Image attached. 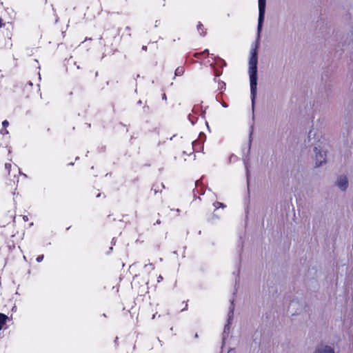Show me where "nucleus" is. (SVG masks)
I'll return each instance as SVG.
<instances>
[{"label":"nucleus","mask_w":353,"mask_h":353,"mask_svg":"<svg viewBox=\"0 0 353 353\" xmlns=\"http://www.w3.org/2000/svg\"><path fill=\"white\" fill-rule=\"evenodd\" d=\"M257 46L252 50L251 56L249 60V74L250 81V92L252 108L255 104V99L256 97L257 90Z\"/></svg>","instance_id":"obj_1"},{"label":"nucleus","mask_w":353,"mask_h":353,"mask_svg":"<svg viewBox=\"0 0 353 353\" xmlns=\"http://www.w3.org/2000/svg\"><path fill=\"white\" fill-rule=\"evenodd\" d=\"M265 2L266 0H259V19L257 26L258 37H259L260 35V33L262 30L263 23L264 21L265 12Z\"/></svg>","instance_id":"obj_2"},{"label":"nucleus","mask_w":353,"mask_h":353,"mask_svg":"<svg viewBox=\"0 0 353 353\" xmlns=\"http://www.w3.org/2000/svg\"><path fill=\"white\" fill-rule=\"evenodd\" d=\"M316 167H319L326 163V152L321 151L318 148L314 147Z\"/></svg>","instance_id":"obj_3"},{"label":"nucleus","mask_w":353,"mask_h":353,"mask_svg":"<svg viewBox=\"0 0 353 353\" xmlns=\"http://www.w3.org/2000/svg\"><path fill=\"white\" fill-rule=\"evenodd\" d=\"M234 316V306L233 301L231 303V306L230 307V311L228 312V323L224 327L223 334H228L230 329V325L232 323V320Z\"/></svg>","instance_id":"obj_4"},{"label":"nucleus","mask_w":353,"mask_h":353,"mask_svg":"<svg viewBox=\"0 0 353 353\" xmlns=\"http://www.w3.org/2000/svg\"><path fill=\"white\" fill-rule=\"evenodd\" d=\"M337 185L341 190H345L348 186V181L345 176H341L337 181Z\"/></svg>","instance_id":"obj_5"},{"label":"nucleus","mask_w":353,"mask_h":353,"mask_svg":"<svg viewBox=\"0 0 353 353\" xmlns=\"http://www.w3.org/2000/svg\"><path fill=\"white\" fill-rule=\"evenodd\" d=\"M314 353H334V350L332 347L329 345H325L316 348Z\"/></svg>","instance_id":"obj_6"},{"label":"nucleus","mask_w":353,"mask_h":353,"mask_svg":"<svg viewBox=\"0 0 353 353\" xmlns=\"http://www.w3.org/2000/svg\"><path fill=\"white\" fill-rule=\"evenodd\" d=\"M8 316L2 313H0V330L2 329L3 325L6 323Z\"/></svg>","instance_id":"obj_7"},{"label":"nucleus","mask_w":353,"mask_h":353,"mask_svg":"<svg viewBox=\"0 0 353 353\" xmlns=\"http://www.w3.org/2000/svg\"><path fill=\"white\" fill-rule=\"evenodd\" d=\"M198 31L200 32L201 35H205V32L203 31V26L202 23H199L197 26Z\"/></svg>","instance_id":"obj_8"},{"label":"nucleus","mask_w":353,"mask_h":353,"mask_svg":"<svg viewBox=\"0 0 353 353\" xmlns=\"http://www.w3.org/2000/svg\"><path fill=\"white\" fill-rule=\"evenodd\" d=\"M184 72V70L183 68H177L175 70V75L176 76H179V75H181Z\"/></svg>","instance_id":"obj_9"},{"label":"nucleus","mask_w":353,"mask_h":353,"mask_svg":"<svg viewBox=\"0 0 353 353\" xmlns=\"http://www.w3.org/2000/svg\"><path fill=\"white\" fill-rule=\"evenodd\" d=\"M103 5L105 8H110L112 6V1L111 0H105L103 1Z\"/></svg>","instance_id":"obj_10"},{"label":"nucleus","mask_w":353,"mask_h":353,"mask_svg":"<svg viewBox=\"0 0 353 353\" xmlns=\"http://www.w3.org/2000/svg\"><path fill=\"white\" fill-rule=\"evenodd\" d=\"M214 205L216 207V208H218V207H222V208H224L225 207V205L222 203H220V202H216L214 203Z\"/></svg>","instance_id":"obj_11"},{"label":"nucleus","mask_w":353,"mask_h":353,"mask_svg":"<svg viewBox=\"0 0 353 353\" xmlns=\"http://www.w3.org/2000/svg\"><path fill=\"white\" fill-rule=\"evenodd\" d=\"M11 164L10 163H6L5 164V168L6 170H8V173L10 172V168H11Z\"/></svg>","instance_id":"obj_12"},{"label":"nucleus","mask_w":353,"mask_h":353,"mask_svg":"<svg viewBox=\"0 0 353 353\" xmlns=\"http://www.w3.org/2000/svg\"><path fill=\"white\" fill-rule=\"evenodd\" d=\"M9 125V122L7 120H5L2 122V125L3 128H6Z\"/></svg>","instance_id":"obj_13"},{"label":"nucleus","mask_w":353,"mask_h":353,"mask_svg":"<svg viewBox=\"0 0 353 353\" xmlns=\"http://www.w3.org/2000/svg\"><path fill=\"white\" fill-rule=\"evenodd\" d=\"M219 89L222 90L223 88H225V83L224 82H223V81L219 82Z\"/></svg>","instance_id":"obj_14"},{"label":"nucleus","mask_w":353,"mask_h":353,"mask_svg":"<svg viewBox=\"0 0 353 353\" xmlns=\"http://www.w3.org/2000/svg\"><path fill=\"white\" fill-rule=\"evenodd\" d=\"M43 255H39L37 258V262H41L43 261Z\"/></svg>","instance_id":"obj_15"},{"label":"nucleus","mask_w":353,"mask_h":353,"mask_svg":"<svg viewBox=\"0 0 353 353\" xmlns=\"http://www.w3.org/2000/svg\"><path fill=\"white\" fill-rule=\"evenodd\" d=\"M1 133L4 135V134H8V131L6 129V128H3L1 130Z\"/></svg>","instance_id":"obj_16"},{"label":"nucleus","mask_w":353,"mask_h":353,"mask_svg":"<svg viewBox=\"0 0 353 353\" xmlns=\"http://www.w3.org/2000/svg\"><path fill=\"white\" fill-rule=\"evenodd\" d=\"M221 75V72H216V75L214 77V81H216V77Z\"/></svg>","instance_id":"obj_17"},{"label":"nucleus","mask_w":353,"mask_h":353,"mask_svg":"<svg viewBox=\"0 0 353 353\" xmlns=\"http://www.w3.org/2000/svg\"><path fill=\"white\" fill-rule=\"evenodd\" d=\"M142 50L146 51L147 50V46H143L142 47Z\"/></svg>","instance_id":"obj_18"},{"label":"nucleus","mask_w":353,"mask_h":353,"mask_svg":"<svg viewBox=\"0 0 353 353\" xmlns=\"http://www.w3.org/2000/svg\"><path fill=\"white\" fill-rule=\"evenodd\" d=\"M222 105H223L224 108H227V107H228V105H227L225 102H223V103H222Z\"/></svg>","instance_id":"obj_19"},{"label":"nucleus","mask_w":353,"mask_h":353,"mask_svg":"<svg viewBox=\"0 0 353 353\" xmlns=\"http://www.w3.org/2000/svg\"><path fill=\"white\" fill-rule=\"evenodd\" d=\"M228 353H236L234 350H230Z\"/></svg>","instance_id":"obj_20"},{"label":"nucleus","mask_w":353,"mask_h":353,"mask_svg":"<svg viewBox=\"0 0 353 353\" xmlns=\"http://www.w3.org/2000/svg\"><path fill=\"white\" fill-rule=\"evenodd\" d=\"M163 279V277L160 275L159 277H158V282H159L161 280Z\"/></svg>","instance_id":"obj_21"},{"label":"nucleus","mask_w":353,"mask_h":353,"mask_svg":"<svg viewBox=\"0 0 353 353\" xmlns=\"http://www.w3.org/2000/svg\"><path fill=\"white\" fill-rule=\"evenodd\" d=\"M221 61L223 62V63H222V65H223V66H225V65H226V63L225 62V61L221 59Z\"/></svg>","instance_id":"obj_22"},{"label":"nucleus","mask_w":353,"mask_h":353,"mask_svg":"<svg viewBox=\"0 0 353 353\" xmlns=\"http://www.w3.org/2000/svg\"><path fill=\"white\" fill-rule=\"evenodd\" d=\"M245 168L247 169V173H248V163L245 161Z\"/></svg>","instance_id":"obj_23"},{"label":"nucleus","mask_w":353,"mask_h":353,"mask_svg":"<svg viewBox=\"0 0 353 353\" xmlns=\"http://www.w3.org/2000/svg\"><path fill=\"white\" fill-rule=\"evenodd\" d=\"M252 132H251V133L250 134V144L251 143V137H252Z\"/></svg>","instance_id":"obj_24"},{"label":"nucleus","mask_w":353,"mask_h":353,"mask_svg":"<svg viewBox=\"0 0 353 353\" xmlns=\"http://www.w3.org/2000/svg\"><path fill=\"white\" fill-rule=\"evenodd\" d=\"M163 99H166V95H165V94H163Z\"/></svg>","instance_id":"obj_25"},{"label":"nucleus","mask_w":353,"mask_h":353,"mask_svg":"<svg viewBox=\"0 0 353 353\" xmlns=\"http://www.w3.org/2000/svg\"><path fill=\"white\" fill-rule=\"evenodd\" d=\"M2 26L1 19H0V28Z\"/></svg>","instance_id":"obj_26"},{"label":"nucleus","mask_w":353,"mask_h":353,"mask_svg":"<svg viewBox=\"0 0 353 353\" xmlns=\"http://www.w3.org/2000/svg\"><path fill=\"white\" fill-rule=\"evenodd\" d=\"M156 317V314H154L152 316V319H154Z\"/></svg>","instance_id":"obj_27"},{"label":"nucleus","mask_w":353,"mask_h":353,"mask_svg":"<svg viewBox=\"0 0 353 353\" xmlns=\"http://www.w3.org/2000/svg\"><path fill=\"white\" fill-rule=\"evenodd\" d=\"M100 196H101V194L99 193V194H97V197H100Z\"/></svg>","instance_id":"obj_28"},{"label":"nucleus","mask_w":353,"mask_h":353,"mask_svg":"<svg viewBox=\"0 0 353 353\" xmlns=\"http://www.w3.org/2000/svg\"><path fill=\"white\" fill-rule=\"evenodd\" d=\"M157 223L158 224H159V223H161V221H160L159 220H158V221H157Z\"/></svg>","instance_id":"obj_29"},{"label":"nucleus","mask_w":353,"mask_h":353,"mask_svg":"<svg viewBox=\"0 0 353 353\" xmlns=\"http://www.w3.org/2000/svg\"><path fill=\"white\" fill-rule=\"evenodd\" d=\"M197 337H198V334H195V338H197Z\"/></svg>","instance_id":"obj_30"}]
</instances>
